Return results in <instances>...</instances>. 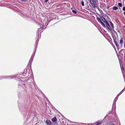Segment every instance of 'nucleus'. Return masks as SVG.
Listing matches in <instances>:
<instances>
[{"instance_id": "11", "label": "nucleus", "mask_w": 125, "mask_h": 125, "mask_svg": "<svg viewBox=\"0 0 125 125\" xmlns=\"http://www.w3.org/2000/svg\"><path fill=\"white\" fill-rule=\"evenodd\" d=\"M81 4L82 5V6H84V2L83 1H82L81 2Z\"/></svg>"}, {"instance_id": "17", "label": "nucleus", "mask_w": 125, "mask_h": 125, "mask_svg": "<svg viewBox=\"0 0 125 125\" xmlns=\"http://www.w3.org/2000/svg\"><path fill=\"white\" fill-rule=\"evenodd\" d=\"M90 2L91 3H92V2H94L93 0H90Z\"/></svg>"}, {"instance_id": "5", "label": "nucleus", "mask_w": 125, "mask_h": 125, "mask_svg": "<svg viewBox=\"0 0 125 125\" xmlns=\"http://www.w3.org/2000/svg\"><path fill=\"white\" fill-rule=\"evenodd\" d=\"M94 2L95 3V2H92L91 3V4L93 7L94 8L95 7V6L94 4Z\"/></svg>"}, {"instance_id": "3", "label": "nucleus", "mask_w": 125, "mask_h": 125, "mask_svg": "<svg viewBox=\"0 0 125 125\" xmlns=\"http://www.w3.org/2000/svg\"><path fill=\"white\" fill-rule=\"evenodd\" d=\"M57 119L56 118V117H54L52 119V121L54 122H56V121Z\"/></svg>"}, {"instance_id": "6", "label": "nucleus", "mask_w": 125, "mask_h": 125, "mask_svg": "<svg viewBox=\"0 0 125 125\" xmlns=\"http://www.w3.org/2000/svg\"><path fill=\"white\" fill-rule=\"evenodd\" d=\"M97 124L95 125H99L101 124L102 123V122H99V121H98L97 122Z\"/></svg>"}, {"instance_id": "12", "label": "nucleus", "mask_w": 125, "mask_h": 125, "mask_svg": "<svg viewBox=\"0 0 125 125\" xmlns=\"http://www.w3.org/2000/svg\"><path fill=\"white\" fill-rule=\"evenodd\" d=\"M123 42V41L122 39H121L120 40L119 43L120 44H121Z\"/></svg>"}, {"instance_id": "8", "label": "nucleus", "mask_w": 125, "mask_h": 125, "mask_svg": "<svg viewBox=\"0 0 125 125\" xmlns=\"http://www.w3.org/2000/svg\"><path fill=\"white\" fill-rule=\"evenodd\" d=\"M97 20H98V21L100 22L101 21H101V18H98V17H97Z\"/></svg>"}, {"instance_id": "15", "label": "nucleus", "mask_w": 125, "mask_h": 125, "mask_svg": "<svg viewBox=\"0 0 125 125\" xmlns=\"http://www.w3.org/2000/svg\"><path fill=\"white\" fill-rule=\"evenodd\" d=\"M123 11H125V6L123 7Z\"/></svg>"}, {"instance_id": "9", "label": "nucleus", "mask_w": 125, "mask_h": 125, "mask_svg": "<svg viewBox=\"0 0 125 125\" xmlns=\"http://www.w3.org/2000/svg\"><path fill=\"white\" fill-rule=\"evenodd\" d=\"M102 24V25L104 26V27L105 26V24H104L102 21H101L100 22Z\"/></svg>"}, {"instance_id": "13", "label": "nucleus", "mask_w": 125, "mask_h": 125, "mask_svg": "<svg viewBox=\"0 0 125 125\" xmlns=\"http://www.w3.org/2000/svg\"><path fill=\"white\" fill-rule=\"evenodd\" d=\"M72 11L74 13H77V12L74 10H72Z\"/></svg>"}, {"instance_id": "7", "label": "nucleus", "mask_w": 125, "mask_h": 125, "mask_svg": "<svg viewBox=\"0 0 125 125\" xmlns=\"http://www.w3.org/2000/svg\"><path fill=\"white\" fill-rule=\"evenodd\" d=\"M114 42L115 43V45H116V47L118 46V45L117 42L116 41H115V40H114Z\"/></svg>"}, {"instance_id": "14", "label": "nucleus", "mask_w": 125, "mask_h": 125, "mask_svg": "<svg viewBox=\"0 0 125 125\" xmlns=\"http://www.w3.org/2000/svg\"><path fill=\"white\" fill-rule=\"evenodd\" d=\"M120 66H121V70H122V69H123V70H124V67H123V66H122H122L121 65H120Z\"/></svg>"}, {"instance_id": "16", "label": "nucleus", "mask_w": 125, "mask_h": 125, "mask_svg": "<svg viewBox=\"0 0 125 125\" xmlns=\"http://www.w3.org/2000/svg\"><path fill=\"white\" fill-rule=\"evenodd\" d=\"M20 0L24 2H26L27 1V0Z\"/></svg>"}, {"instance_id": "20", "label": "nucleus", "mask_w": 125, "mask_h": 125, "mask_svg": "<svg viewBox=\"0 0 125 125\" xmlns=\"http://www.w3.org/2000/svg\"><path fill=\"white\" fill-rule=\"evenodd\" d=\"M124 15H125V11L124 12Z\"/></svg>"}, {"instance_id": "4", "label": "nucleus", "mask_w": 125, "mask_h": 125, "mask_svg": "<svg viewBox=\"0 0 125 125\" xmlns=\"http://www.w3.org/2000/svg\"><path fill=\"white\" fill-rule=\"evenodd\" d=\"M118 9V8L116 6H114L113 8V10H117Z\"/></svg>"}, {"instance_id": "2", "label": "nucleus", "mask_w": 125, "mask_h": 125, "mask_svg": "<svg viewBox=\"0 0 125 125\" xmlns=\"http://www.w3.org/2000/svg\"><path fill=\"white\" fill-rule=\"evenodd\" d=\"M45 123L47 125H51V121L49 120H47L45 122Z\"/></svg>"}, {"instance_id": "19", "label": "nucleus", "mask_w": 125, "mask_h": 125, "mask_svg": "<svg viewBox=\"0 0 125 125\" xmlns=\"http://www.w3.org/2000/svg\"><path fill=\"white\" fill-rule=\"evenodd\" d=\"M48 0H46L45 1V2L46 3L48 1Z\"/></svg>"}, {"instance_id": "10", "label": "nucleus", "mask_w": 125, "mask_h": 125, "mask_svg": "<svg viewBox=\"0 0 125 125\" xmlns=\"http://www.w3.org/2000/svg\"><path fill=\"white\" fill-rule=\"evenodd\" d=\"M118 5L120 7H121L122 6V4L121 3H118Z\"/></svg>"}, {"instance_id": "18", "label": "nucleus", "mask_w": 125, "mask_h": 125, "mask_svg": "<svg viewBox=\"0 0 125 125\" xmlns=\"http://www.w3.org/2000/svg\"><path fill=\"white\" fill-rule=\"evenodd\" d=\"M93 0L94 2H96V0Z\"/></svg>"}, {"instance_id": "1", "label": "nucleus", "mask_w": 125, "mask_h": 125, "mask_svg": "<svg viewBox=\"0 0 125 125\" xmlns=\"http://www.w3.org/2000/svg\"><path fill=\"white\" fill-rule=\"evenodd\" d=\"M101 18L102 21L105 22L106 26L107 28L109 30L111 31L112 30V29H113L114 28L113 24L111 21H109V23L111 26V27L108 22L104 18L103 16H101Z\"/></svg>"}]
</instances>
